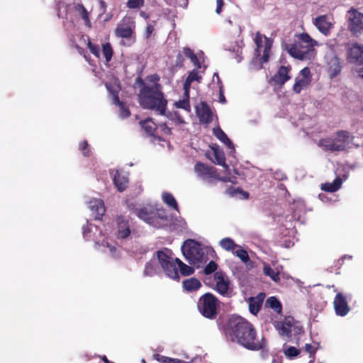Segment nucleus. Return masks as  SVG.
<instances>
[{"label": "nucleus", "mask_w": 363, "mask_h": 363, "mask_svg": "<svg viewBox=\"0 0 363 363\" xmlns=\"http://www.w3.org/2000/svg\"><path fill=\"white\" fill-rule=\"evenodd\" d=\"M229 335L232 341L247 350H259L264 348V337L259 339L253 326L242 317L233 316L230 318Z\"/></svg>", "instance_id": "nucleus-1"}, {"label": "nucleus", "mask_w": 363, "mask_h": 363, "mask_svg": "<svg viewBox=\"0 0 363 363\" xmlns=\"http://www.w3.org/2000/svg\"><path fill=\"white\" fill-rule=\"evenodd\" d=\"M159 77L151 76L147 82H142L138 100L144 108L151 109L160 115H164L167 101L164 96L160 84L157 83Z\"/></svg>", "instance_id": "nucleus-2"}, {"label": "nucleus", "mask_w": 363, "mask_h": 363, "mask_svg": "<svg viewBox=\"0 0 363 363\" xmlns=\"http://www.w3.org/2000/svg\"><path fill=\"white\" fill-rule=\"evenodd\" d=\"M157 255L165 274L172 279H179V269L184 276H189L194 272L192 267L185 264L179 259L173 257L172 252L167 248L158 251Z\"/></svg>", "instance_id": "nucleus-3"}, {"label": "nucleus", "mask_w": 363, "mask_h": 363, "mask_svg": "<svg viewBox=\"0 0 363 363\" xmlns=\"http://www.w3.org/2000/svg\"><path fill=\"white\" fill-rule=\"evenodd\" d=\"M183 52L184 55L189 58L196 67L195 69L189 73L184 83V90H186L187 93V91H190L191 86L193 82H201L202 73L204 72L207 66L204 64L203 53L202 52L196 55L193 50L189 48H184Z\"/></svg>", "instance_id": "nucleus-4"}, {"label": "nucleus", "mask_w": 363, "mask_h": 363, "mask_svg": "<svg viewBox=\"0 0 363 363\" xmlns=\"http://www.w3.org/2000/svg\"><path fill=\"white\" fill-rule=\"evenodd\" d=\"M352 140V137L347 131L340 130L330 138L320 140L318 145L325 150L340 152L349 147Z\"/></svg>", "instance_id": "nucleus-5"}, {"label": "nucleus", "mask_w": 363, "mask_h": 363, "mask_svg": "<svg viewBox=\"0 0 363 363\" xmlns=\"http://www.w3.org/2000/svg\"><path fill=\"white\" fill-rule=\"evenodd\" d=\"M134 213L139 218L155 228H162L169 222V217L163 209L154 212L147 207H143L135 209Z\"/></svg>", "instance_id": "nucleus-6"}, {"label": "nucleus", "mask_w": 363, "mask_h": 363, "mask_svg": "<svg viewBox=\"0 0 363 363\" xmlns=\"http://www.w3.org/2000/svg\"><path fill=\"white\" fill-rule=\"evenodd\" d=\"M182 253L190 264H199L206 260L204 250L201 245L193 240L185 241L182 247Z\"/></svg>", "instance_id": "nucleus-7"}, {"label": "nucleus", "mask_w": 363, "mask_h": 363, "mask_svg": "<svg viewBox=\"0 0 363 363\" xmlns=\"http://www.w3.org/2000/svg\"><path fill=\"white\" fill-rule=\"evenodd\" d=\"M336 42L331 40L325 44V62L328 67V72L331 77L337 75L342 69L340 59L335 53Z\"/></svg>", "instance_id": "nucleus-8"}, {"label": "nucleus", "mask_w": 363, "mask_h": 363, "mask_svg": "<svg viewBox=\"0 0 363 363\" xmlns=\"http://www.w3.org/2000/svg\"><path fill=\"white\" fill-rule=\"evenodd\" d=\"M218 307V300L209 293L201 296L198 302L200 313L208 318H213L216 316Z\"/></svg>", "instance_id": "nucleus-9"}, {"label": "nucleus", "mask_w": 363, "mask_h": 363, "mask_svg": "<svg viewBox=\"0 0 363 363\" xmlns=\"http://www.w3.org/2000/svg\"><path fill=\"white\" fill-rule=\"evenodd\" d=\"M213 282L212 287L220 295L229 296L231 293L230 281L228 276L222 271H218L213 274Z\"/></svg>", "instance_id": "nucleus-10"}, {"label": "nucleus", "mask_w": 363, "mask_h": 363, "mask_svg": "<svg viewBox=\"0 0 363 363\" xmlns=\"http://www.w3.org/2000/svg\"><path fill=\"white\" fill-rule=\"evenodd\" d=\"M275 327L281 336L289 337L298 334L302 330V328L291 316L285 318L282 321L277 322Z\"/></svg>", "instance_id": "nucleus-11"}, {"label": "nucleus", "mask_w": 363, "mask_h": 363, "mask_svg": "<svg viewBox=\"0 0 363 363\" xmlns=\"http://www.w3.org/2000/svg\"><path fill=\"white\" fill-rule=\"evenodd\" d=\"M254 40L256 44L255 55L259 57L262 52V62H267L269 57L272 41L259 33L256 34Z\"/></svg>", "instance_id": "nucleus-12"}, {"label": "nucleus", "mask_w": 363, "mask_h": 363, "mask_svg": "<svg viewBox=\"0 0 363 363\" xmlns=\"http://www.w3.org/2000/svg\"><path fill=\"white\" fill-rule=\"evenodd\" d=\"M286 50L291 57L301 60H309L315 55L313 49L307 48L301 43L298 42L287 45Z\"/></svg>", "instance_id": "nucleus-13"}, {"label": "nucleus", "mask_w": 363, "mask_h": 363, "mask_svg": "<svg viewBox=\"0 0 363 363\" xmlns=\"http://www.w3.org/2000/svg\"><path fill=\"white\" fill-rule=\"evenodd\" d=\"M348 29L355 35L363 33V13L356 9L347 13Z\"/></svg>", "instance_id": "nucleus-14"}, {"label": "nucleus", "mask_w": 363, "mask_h": 363, "mask_svg": "<svg viewBox=\"0 0 363 363\" xmlns=\"http://www.w3.org/2000/svg\"><path fill=\"white\" fill-rule=\"evenodd\" d=\"M135 28V23L133 18L125 16L118 24L115 30L116 35L123 38H130Z\"/></svg>", "instance_id": "nucleus-15"}, {"label": "nucleus", "mask_w": 363, "mask_h": 363, "mask_svg": "<svg viewBox=\"0 0 363 363\" xmlns=\"http://www.w3.org/2000/svg\"><path fill=\"white\" fill-rule=\"evenodd\" d=\"M194 171L200 179L208 183H211L213 179H218L215 168L201 162L195 164Z\"/></svg>", "instance_id": "nucleus-16"}, {"label": "nucleus", "mask_w": 363, "mask_h": 363, "mask_svg": "<svg viewBox=\"0 0 363 363\" xmlns=\"http://www.w3.org/2000/svg\"><path fill=\"white\" fill-rule=\"evenodd\" d=\"M311 82V71L309 68L304 67L296 77L295 84L293 86L294 91L296 94H299L303 89H305L310 84Z\"/></svg>", "instance_id": "nucleus-17"}, {"label": "nucleus", "mask_w": 363, "mask_h": 363, "mask_svg": "<svg viewBox=\"0 0 363 363\" xmlns=\"http://www.w3.org/2000/svg\"><path fill=\"white\" fill-rule=\"evenodd\" d=\"M106 89L112 95L113 103L116 105H118L120 108V116L122 118H125L130 115L129 110L124 106V104L119 101L118 93L121 89L118 84L115 83L113 85L110 84H106Z\"/></svg>", "instance_id": "nucleus-18"}, {"label": "nucleus", "mask_w": 363, "mask_h": 363, "mask_svg": "<svg viewBox=\"0 0 363 363\" xmlns=\"http://www.w3.org/2000/svg\"><path fill=\"white\" fill-rule=\"evenodd\" d=\"M313 24L323 35H328L333 26L332 18L328 15H321L313 19Z\"/></svg>", "instance_id": "nucleus-19"}, {"label": "nucleus", "mask_w": 363, "mask_h": 363, "mask_svg": "<svg viewBox=\"0 0 363 363\" xmlns=\"http://www.w3.org/2000/svg\"><path fill=\"white\" fill-rule=\"evenodd\" d=\"M347 58L351 62L363 64V45L358 43L349 45Z\"/></svg>", "instance_id": "nucleus-20"}, {"label": "nucleus", "mask_w": 363, "mask_h": 363, "mask_svg": "<svg viewBox=\"0 0 363 363\" xmlns=\"http://www.w3.org/2000/svg\"><path fill=\"white\" fill-rule=\"evenodd\" d=\"M283 270V267L278 264L277 262H272V266L264 262L263 263V273L264 275L270 277L274 282H279L280 274Z\"/></svg>", "instance_id": "nucleus-21"}, {"label": "nucleus", "mask_w": 363, "mask_h": 363, "mask_svg": "<svg viewBox=\"0 0 363 363\" xmlns=\"http://www.w3.org/2000/svg\"><path fill=\"white\" fill-rule=\"evenodd\" d=\"M334 308L337 315L345 316L350 311V307L347 304L346 297L342 294H336L334 299Z\"/></svg>", "instance_id": "nucleus-22"}, {"label": "nucleus", "mask_w": 363, "mask_h": 363, "mask_svg": "<svg viewBox=\"0 0 363 363\" xmlns=\"http://www.w3.org/2000/svg\"><path fill=\"white\" fill-rule=\"evenodd\" d=\"M88 207L92 212V216L96 220H100L106 212L104 201L100 199H93L88 203Z\"/></svg>", "instance_id": "nucleus-23"}, {"label": "nucleus", "mask_w": 363, "mask_h": 363, "mask_svg": "<svg viewBox=\"0 0 363 363\" xmlns=\"http://www.w3.org/2000/svg\"><path fill=\"white\" fill-rule=\"evenodd\" d=\"M196 114L201 123H209L212 121V112L210 108L203 102L196 107Z\"/></svg>", "instance_id": "nucleus-24"}, {"label": "nucleus", "mask_w": 363, "mask_h": 363, "mask_svg": "<svg viewBox=\"0 0 363 363\" xmlns=\"http://www.w3.org/2000/svg\"><path fill=\"white\" fill-rule=\"evenodd\" d=\"M130 234V226L128 222L123 217H119L117 219V232L116 235L118 238L124 239L128 238Z\"/></svg>", "instance_id": "nucleus-25"}, {"label": "nucleus", "mask_w": 363, "mask_h": 363, "mask_svg": "<svg viewBox=\"0 0 363 363\" xmlns=\"http://www.w3.org/2000/svg\"><path fill=\"white\" fill-rule=\"evenodd\" d=\"M234 255L240 258V259L245 264L247 269H250L254 267L253 262L250 260L247 252L242 249L241 246L238 245L234 252Z\"/></svg>", "instance_id": "nucleus-26"}, {"label": "nucleus", "mask_w": 363, "mask_h": 363, "mask_svg": "<svg viewBox=\"0 0 363 363\" xmlns=\"http://www.w3.org/2000/svg\"><path fill=\"white\" fill-rule=\"evenodd\" d=\"M289 67L281 66L279 69L277 74H275L274 77H273L274 82L277 84H284L286 81H288L291 78V77L289 74Z\"/></svg>", "instance_id": "nucleus-27"}, {"label": "nucleus", "mask_w": 363, "mask_h": 363, "mask_svg": "<svg viewBox=\"0 0 363 363\" xmlns=\"http://www.w3.org/2000/svg\"><path fill=\"white\" fill-rule=\"evenodd\" d=\"M113 182L117 189L119 191H123L128 185V179L125 174L116 171L113 176Z\"/></svg>", "instance_id": "nucleus-28"}, {"label": "nucleus", "mask_w": 363, "mask_h": 363, "mask_svg": "<svg viewBox=\"0 0 363 363\" xmlns=\"http://www.w3.org/2000/svg\"><path fill=\"white\" fill-rule=\"evenodd\" d=\"M94 239L95 240V242L96 245L103 247L104 249H101L102 251L104 252H109L110 255L114 257H116L118 256L117 248L115 245L110 244L104 239H99L98 237H94Z\"/></svg>", "instance_id": "nucleus-29"}, {"label": "nucleus", "mask_w": 363, "mask_h": 363, "mask_svg": "<svg viewBox=\"0 0 363 363\" xmlns=\"http://www.w3.org/2000/svg\"><path fill=\"white\" fill-rule=\"evenodd\" d=\"M214 135L223 143H224L231 152L235 150L234 145L231 140L228 138L226 134L221 130L220 127L214 128L213 130Z\"/></svg>", "instance_id": "nucleus-30"}, {"label": "nucleus", "mask_w": 363, "mask_h": 363, "mask_svg": "<svg viewBox=\"0 0 363 363\" xmlns=\"http://www.w3.org/2000/svg\"><path fill=\"white\" fill-rule=\"evenodd\" d=\"M263 300L264 296L262 294L256 298L252 297L249 299V310L251 313L256 315L259 312Z\"/></svg>", "instance_id": "nucleus-31"}, {"label": "nucleus", "mask_w": 363, "mask_h": 363, "mask_svg": "<svg viewBox=\"0 0 363 363\" xmlns=\"http://www.w3.org/2000/svg\"><path fill=\"white\" fill-rule=\"evenodd\" d=\"M342 180L340 177H337L332 183L326 182L321 184V189L328 192H335L340 189Z\"/></svg>", "instance_id": "nucleus-32"}, {"label": "nucleus", "mask_w": 363, "mask_h": 363, "mask_svg": "<svg viewBox=\"0 0 363 363\" xmlns=\"http://www.w3.org/2000/svg\"><path fill=\"white\" fill-rule=\"evenodd\" d=\"M153 357L155 359L157 360L162 363H197L198 358H195L191 359L190 362H185L183 360H180L179 359L170 358L168 357L162 356L159 354H153Z\"/></svg>", "instance_id": "nucleus-33"}, {"label": "nucleus", "mask_w": 363, "mask_h": 363, "mask_svg": "<svg viewBox=\"0 0 363 363\" xmlns=\"http://www.w3.org/2000/svg\"><path fill=\"white\" fill-rule=\"evenodd\" d=\"M184 95L182 99L175 102L174 105L177 108H182L187 112L191 111V106L189 103V91L186 92V90H184Z\"/></svg>", "instance_id": "nucleus-34"}, {"label": "nucleus", "mask_w": 363, "mask_h": 363, "mask_svg": "<svg viewBox=\"0 0 363 363\" xmlns=\"http://www.w3.org/2000/svg\"><path fill=\"white\" fill-rule=\"evenodd\" d=\"M201 282L196 278H191L183 281V287L187 291H193L201 287Z\"/></svg>", "instance_id": "nucleus-35"}, {"label": "nucleus", "mask_w": 363, "mask_h": 363, "mask_svg": "<svg viewBox=\"0 0 363 363\" xmlns=\"http://www.w3.org/2000/svg\"><path fill=\"white\" fill-rule=\"evenodd\" d=\"M219 245L225 251L232 252L238 247V245H237L234 240L230 238H223L220 240Z\"/></svg>", "instance_id": "nucleus-36"}, {"label": "nucleus", "mask_w": 363, "mask_h": 363, "mask_svg": "<svg viewBox=\"0 0 363 363\" xmlns=\"http://www.w3.org/2000/svg\"><path fill=\"white\" fill-rule=\"evenodd\" d=\"M217 267H218V265L217 264L213 262V261H211L206 266V267L204 268V274L206 275H209L210 277H206L205 279V283L206 284H211V277L213 276L212 274L214 272H216V269H217Z\"/></svg>", "instance_id": "nucleus-37"}, {"label": "nucleus", "mask_w": 363, "mask_h": 363, "mask_svg": "<svg viewBox=\"0 0 363 363\" xmlns=\"http://www.w3.org/2000/svg\"><path fill=\"white\" fill-rule=\"evenodd\" d=\"M300 41L298 43H301L303 45H305L307 48L313 49V47L317 45V42L311 38V36L307 33H302L299 35Z\"/></svg>", "instance_id": "nucleus-38"}, {"label": "nucleus", "mask_w": 363, "mask_h": 363, "mask_svg": "<svg viewBox=\"0 0 363 363\" xmlns=\"http://www.w3.org/2000/svg\"><path fill=\"white\" fill-rule=\"evenodd\" d=\"M162 200L168 206L179 211L178 205L174 197L169 193L164 192L162 195Z\"/></svg>", "instance_id": "nucleus-39"}, {"label": "nucleus", "mask_w": 363, "mask_h": 363, "mask_svg": "<svg viewBox=\"0 0 363 363\" xmlns=\"http://www.w3.org/2000/svg\"><path fill=\"white\" fill-rule=\"evenodd\" d=\"M141 125L144 130L150 135H152L157 128L155 123L150 118L141 122Z\"/></svg>", "instance_id": "nucleus-40"}, {"label": "nucleus", "mask_w": 363, "mask_h": 363, "mask_svg": "<svg viewBox=\"0 0 363 363\" xmlns=\"http://www.w3.org/2000/svg\"><path fill=\"white\" fill-rule=\"evenodd\" d=\"M157 270H158V267L156 264V262L153 261V260H150L145 265V270H144V274L145 276L152 277V276L155 275V274H157Z\"/></svg>", "instance_id": "nucleus-41"}, {"label": "nucleus", "mask_w": 363, "mask_h": 363, "mask_svg": "<svg viewBox=\"0 0 363 363\" xmlns=\"http://www.w3.org/2000/svg\"><path fill=\"white\" fill-rule=\"evenodd\" d=\"M102 52L105 57L106 61L108 62L113 56V50L108 43L102 45Z\"/></svg>", "instance_id": "nucleus-42"}, {"label": "nucleus", "mask_w": 363, "mask_h": 363, "mask_svg": "<svg viewBox=\"0 0 363 363\" xmlns=\"http://www.w3.org/2000/svg\"><path fill=\"white\" fill-rule=\"evenodd\" d=\"M214 156L215 160L213 161V162L218 165L224 167L226 171H228V167L225 163V157L223 156V154L218 150H214Z\"/></svg>", "instance_id": "nucleus-43"}, {"label": "nucleus", "mask_w": 363, "mask_h": 363, "mask_svg": "<svg viewBox=\"0 0 363 363\" xmlns=\"http://www.w3.org/2000/svg\"><path fill=\"white\" fill-rule=\"evenodd\" d=\"M269 306L277 312H280L281 310V305L280 302L275 297H270L267 301Z\"/></svg>", "instance_id": "nucleus-44"}, {"label": "nucleus", "mask_w": 363, "mask_h": 363, "mask_svg": "<svg viewBox=\"0 0 363 363\" xmlns=\"http://www.w3.org/2000/svg\"><path fill=\"white\" fill-rule=\"evenodd\" d=\"M78 11L80 13L82 19L85 21L86 25L88 27H91V23L89 18V13L82 5L78 6Z\"/></svg>", "instance_id": "nucleus-45"}, {"label": "nucleus", "mask_w": 363, "mask_h": 363, "mask_svg": "<svg viewBox=\"0 0 363 363\" xmlns=\"http://www.w3.org/2000/svg\"><path fill=\"white\" fill-rule=\"evenodd\" d=\"M144 5V0H128L127 6L129 9H139Z\"/></svg>", "instance_id": "nucleus-46"}, {"label": "nucleus", "mask_w": 363, "mask_h": 363, "mask_svg": "<svg viewBox=\"0 0 363 363\" xmlns=\"http://www.w3.org/2000/svg\"><path fill=\"white\" fill-rule=\"evenodd\" d=\"M88 48H89L91 52L96 57H99L100 56V49L98 45L93 44L90 40L88 41L87 43Z\"/></svg>", "instance_id": "nucleus-47"}, {"label": "nucleus", "mask_w": 363, "mask_h": 363, "mask_svg": "<svg viewBox=\"0 0 363 363\" xmlns=\"http://www.w3.org/2000/svg\"><path fill=\"white\" fill-rule=\"evenodd\" d=\"M93 230H95V231H97V227L94 226L92 225H88L86 227H83V235L85 238H89L91 236L89 235V233L93 232Z\"/></svg>", "instance_id": "nucleus-48"}, {"label": "nucleus", "mask_w": 363, "mask_h": 363, "mask_svg": "<svg viewBox=\"0 0 363 363\" xmlns=\"http://www.w3.org/2000/svg\"><path fill=\"white\" fill-rule=\"evenodd\" d=\"M299 350L294 347H290L288 349H286L284 352L285 355L289 357H294L297 356Z\"/></svg>", "instance_id": "nucleus-49"}, {"label": "nucleus", "mask_w": 363, "mask_h": 363, "mask_svg": "<svg viewBox=\"0 0 363 363\" xmlns=\"http://www.w3.org/2000/svg\"><path fill=\"white\" fill-rule=\"evenodd\" d=\"M304 349L306 352L310 354V357L312 358L311 359L314 360V354L315 352V350L313 348V347L311 344H306Z\"/></svg>", "instance_id": "nucleus-50"}, {"label": "nucleus", "mask_w": 363, "mask_h": 363, "mask_svg": "<svg viewBox=\"0 0 363 363\" xmlns=\"http://www.w3.org/2000/svg\"><path fill=\"white\" fill-rule=\"evenodd\" d=\"M219 101L220 103L222 104H225V96L223 95V84H220L219 85Z\"/></svg>", "instance_id": "nucleus-51"}, {"label": "nucleus", "mask_w": 363, "mask_h": 363, "mask_svg": "<svg viewBox=\"0 0 363 363\" xmlns=\"http://www.w3.org/2000/svg\"><path fill=\"white\" fill-rule=\"evenodd\" d=\"M154 30V26L152 25L148 24L147 26L146 30H145V38H148L152 35V32Z\"/></svg>", "instance_id": "nucleus-52"}, {"label": "nucleus", "mask_w": 363, "mask_h": 363, "mask_svg": "<svg viewBox=\"0 0 363 363\" xmlns=\"http://www.w3.org/2000/svg\"><path fill=\"white\" fill-rule=\"evenodd\" d=\"M216 4H217V6H216V12L219 14L221 11H222V8H223V6L224 4V2L223 0H217L216 1Z\"/></svg>", "instance_id": "nucleus-53"}, {"label": "nucleus", "mask_w": 363, "mask_h": 363, "mask_svg": "<svg viewBox=\"0 0 363 363\" xmlns=\"http://www.w3.org/2000/svg\"><path fill=\"white\" fill-rule=\"evenodd\" d=\"M183 64V57L181 54H178L176 60V66L181 67Z\"/></svg>", "instance_id": "nucleus-54"}, {"label": "nucleus", "mask_w": 363, "mask_h": 363, "mask_svg": "<svg viewBox=\"0 0 363 363\" xmlns=\"http://www.w3.org/2000/svg\"><path fill=\"white\" fill-rule=\"evenodd\" d=\"M216 78V80H217V83H218V86H219V85L222 84V82L219 78V76H218V74L217 72L214 73L213 74V81H214V79Z\"/></svg>", "instance_id": "nucleus-55"}, {"label": "nucleus", "mask_w": 363, "mask_h": 363, "mask_svg": "<svg viewBox=\"0 0 363 363\" xmlns=\"http://www.w3.org/2000/svg\"><path fill=\"white\" fill-rule=\"evenodd\" d=\"M88 145V143L86 141H83L82 143H80L79 145V148L82 151L84 150L85 148L87 147Z\"/></svg>", "instance_id": "nucleus-56"}, {"label": "nucleus", "mask_w": 363, "mask_h": 363, "mask_svg": "<svg viewBox=\"0 0 363 363\" xmlns=\"http://www.w3.org/2000/svg\"><path fill=\"white\" fill-rule=\"evenodd\" d=\"M100 6H101V9H103V11H105V10H106V4H105V2L103 1H100Z\"/></svg>", "instance_id": "nucleus-57"}, {"label": "nucleus", "mask_w": 363, "mask_h": 363, "mask_svg": "<svg viewBox=\"0 0 363 363\" xmlns=\"http://www.w3.org/2000/svg\"><path fill=\"white\" fill-rule=\"evenodd\" d=\"M359 76L363 79V67L360 68L358 71Z\"/></svg>", "instance_id": "nucleus-58"}, {"label": "nucleus", "mask_w": 363, "mask_h": 363, "mask_svg": "<svg viewBox=\"0 0 363 363\" xmlns=\"http://www.w3.org/2000/svg\"><path fill=\"white\" fill-rule=\"evenodd\" d=\"M140 16H142L144 18H148V15L146 13H145L144 11H140Z\"/></svg>", "instance_id": "nucleus-59"}, {"label": "nucleus", "mask_w": 363, "mask_h": 363, "mask_svg": "<svg viewBox=\"0 0 363 363\" xmlns=\"http://www.w3.org/2000/svg\"><path fill=\"white\" fill-rule=\"evenodd\" d=\"M177 122L178 123H184V120L180 116L177 117Z\"/></svg>", "instance_id": "nucleus-60"}, {"label": "nucleus", "mask_w": 363, "mask_h": 363, "mask_svg": "<svg viewBox=\"0 0 363 363\" xmlns=\"http://www.w3.org/2000/svg\"><path fill=\"white\" fill-rule=\"evenodd\" d=\"M221 179L222 181H223V182H232V180H231L230 179H229V178H228V177H223V178H222V179Z\"/></svg>", "instance_id": "nucleus-61"}, {"label": "nucleus", "mask_w": 363, "mask_h": 363, "mask_svg": "<svg viewBox=\"0 0 363 363\" xmlns=\"http://www.w3.org/2000/svg\"><path fill=\"white\" fill-rule=\"evenodd\" d=\"M319 198H320L322 201H324V199H325V195H323V194H320V195H319Z\"/></svg>", "instance_id": "nucleus-62"}, {"label": "nucleus", "mask_w": 363, "mask_h": 363, "mask_svg": "<svg viewBox=\"0 0 363 363\" xmlns=\"http://www.w3.org/2000/svg\"><path fill=\"white\" fill-rule=\"evenodd\" d=\"M308 363H313V359H311Z\"/></svg>", "instance_id": "nucleus-63"}, {"label": "nucleus", "mask_w": 363, "mask_h": 363, "mask_svg": "<svg viewBox=\"0 0 363 363\" xmlns=\"http://www.w3.org/2000/svg\"><path fill=\"white\" fill-rule=\"evenodd\" d=\"M169 131H170V130H169V128H167L166 132H167V133H169Z\"/></svg>", "instance_id": "nucleus-64"}]
</instances>
